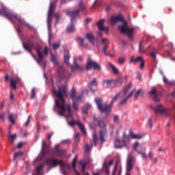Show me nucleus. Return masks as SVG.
<instances>
[{
    "label": "nucleus",
    "mask_w": 175,
    "mask_h": 175,
    "mask_svg": "<svg viewBox=\"0 0 175 175\" xmlns=\"http://www.w3.org/2000/svg\"><path fill=\"white\" fill-rule=\"evenodd\" d=\"M68 121V124L70 126H73V125H78L80 131H81L82 133H84V135H85L86 132H85V129H84V125H83V124H81V122H80L79 121H75V120H72V122H70L68 119H67Z\"/></svg>",
    "instance_id": "dca6fc26"
},
{
    "label": "nucleus",
    "mask_w": 175,
    "mask_h": 175,
    "mask_svg": "<svg viewBox=\"0 0 175 175\" xmlns=\"http://www.w3.org/2000/svg\"><path fill=\"white\" fill-rule=\"evenodd\" d=\"M129 136H130V139L131 137L132 139L140 140V139H143V137H144V136H146V133H143L136 134L135 133H131Z\"/></svg>",
    "instance_id": "6ab92c4d"
},
{
    "label": "nucleus",
    "mask_w": 175,
    "mask_h": 175,
    "mask_svg": "<svg viewBox=\"0 0 175 175\" xmlns=\"http://www.w3.org/2000/svg\"><path fill=\"white\" fill-rule=\"evenodd\" d=\"M30 122H31V116L28 117L27 122L25 123V126H28V125H29Z\"/></svg>",
    "instance_id": "4d7b16f0"
},
{
    "label": "nucleus",
    "mask_w": 175,
    "mask_h": 175,
    "mask_svg": "<svg viewBox=\"0 0 175 175\" xmlns=\"http://www.w3.org/2000/svg\"><path fill=\"white\" fill-rule=\"evenodd\" d=\"M59 77L60 79H66V77H68V72H66V70H64L60 71Z\"/></svg>",
    "instance_id": "f704fd0d"
},
{
    "label": "nucleus",
    "mask_w": 175,
    "mask_h": 175,
    "mask_svg": "<svg viewBox=\"0 0 175 175\" xmlns=\"http://www.w3.org/2000/svg\"><path fill=\"white\" fill-rule=\"evenodd\" d=\"M0 13L6 16L7 18L10 20V21H18L20 24H22V25H27V27L29 25L25 21H24V19L21 18V17L15 14L8 12L5 9H3V11H0Z\"/></svg>",
    "instance_id": "9d476101"
},
{
    "label": "nucleus",
    "mask_w": 175,
    "mask_h": 175,
    "mask_svg": "<svg viewBox=\"0 0 175 175\" xmlns=\"http://www.w3.org/2000/svg\"><path fill=\"white\" fill-rule=\"evenodd\" d=\"M103 24H105V19L100 20L98 22L97 25L99 31H105V32H109V29L107 27H105Z\"/></svg>",
    "instance_id": "412c9836"
},
{
    "label": "nucleus",
    "mask_w": 175,
    "mask_h": 175,
    "mask_svg": "<svg viewBox=\"0 0 175 175\" xmlns=\"http://www.w3.org/2000/svg\"><path fill=\"white\" fill-rule=\"evenodd\" d=\"M122 147H125L126 148L131 147V137L125 133L122 135V141L118 139V138L115 141V148H122Z\"/></svg>",
    "instance_id": "6e6552de"
},
{
    "label": "nucleus",
    "mask_w": 175,
    "mask_h": 175,
    "mask_svg": "<svg viewBox=\"0 0 175 175\" xmlns=\"http://www.w3.org/2000/svg\"><path fill=\"white\" fill-rule=\"evenodd\" d=\"M59 46H61V44L59 42H55L53 45V49L57 50L59 49Z\"/></svg>",
    "instance_id": "a18cd8bd"
},
{
    "label": "nucleus",
    "mask_w": 175,
    "mask_h": 175,
    "mask_svg": "<svg viewBox=\"0 0 175 175\" xmlns=\"http://www.w3.org/2000/svg\"><path fill=\"white\" fill-rule=\"evenodd\" d=\"M149 96L154 100V102H159V98H158V92L157 88H152L148 92Z\"/></svg>",
    "instance_id": "f3484780"
},
{
    "label": "nucleus",
    "mask_w": 175,
    "mask_h": 175,
    "mask_svg": "<svg viewBox=\"0 0 175 175\" xmlns=\"http://www.w3.org/2000/svg\"><path fill=\"white\" fill-rule=\"evenodd\" d=\"M148 124L150 128V129L154 126V118L152 116H150L148 118Z\"/></svg>",
    "instance_id": "c9c22d12"
},
{
    "label": "nucleus",
    "mask_w": 175,
    "mask_h": 175,
    "mask_svg": "<svg viewBox=\"0 0 175 175\" xmlns=\"http://www.w3.org/2000/svg\"><path fill=\"white\" fill-rule=\"evenodd\" d=\"M92 107V105L90 103L86 104L83 108H82V111L85 114H88V110Z\"/></svg>",
    "instance_id": "bb28decb"
},
{
    "label": "nucleus",
    "mask_w": 175,
    "mask_h": 175,
    "mask_svg": "<svg viewBox=\"0 0 175 175\" xmlns=\"http://www.w3.org/2000/svg\"><path fill=\"white\" fill-rule=\"evenodd\" d=\"M113 121L116 122V124H118L120 122V119L118 118V116L114 115L113 116Z\"/></svg>",
    "instance_id": "3c124183"
},
{
    "label": "nucleus",
    "mask_w": 175,
    "mask_h": 175,
    "mask_svg": "<svg viewBox=\"0 0 175 175\" xmlns=\"http://www.w3.org/2000/svg\"><path fill=\"white\" fill-rule=\"evenodd\" d=\"M111 165H113V161H111L109 164L105 163L103 165V170L105 172L106 174H109V166H111Z\"/></svg>",
    "instance_id": "a878e982"
},
{
    "label": "nucleus",
    "mask_w": 175,
    "mask_h": 175,
    "mask_svg": "<svg viewBox=\"0 0 175 175\" xmlns=\"http://www.w3.org/2000/svg\"><path fill=\"white\" fill-rule=\"evenodd\" d=\"M161 75L163 76V81L165 84H168V85H175V81H169L166 77L163 75V72H161Z\"/></svg>",
    "instance_id": "c756f323"
},
{
    "label": "nucleus",
    "mask_w": 175,
    "mask_h": 175,
    "mask_svg": "<svg viewBox=\"0 0 175 175\" xmlns=\"http://www.w3.org/2000/svg\"><path fill=\"white\" fill-rule=\"evenodd\" d=\"M79 102H80V101H73L75 110H78L79 108L77 107V105H76V104L79 103Z\"/></svg>",
    "instance_id": "680f3d73"
},
{
    "label": "nucleus",
    "mask_w": 175,
    "mask_h": 175,
    "mask_svg": "<svg viewBox=\"0 0 175 175\" xmlns=\"http://www.w3.org/2000/svg\"><path fill=\"white\" fill-rule=\"evenodd\" d=\"M51 61L54 65H58L57 57H55L54 55H53V53H51Z\"/></svg>",
    "instance_id": "e433bc0d"
},
{
    "label": "nucleus",
    "mask_w": 175,
    "mask_h": 175,
    "mask_svg": "<svg viewBox=\"0 0 175 175\" xmlns=\"http://www.w3.org/2000/svg\"><path fill=\"white\" fill-rule=\"evenodd\" d=\"M21 155H23L22 152H16L14 156V160H15L17 158V157H21Z\"/></svg>",
    "instance_id": "864d4df0"
},
{
    "label": "nucleus",
    "mask_w": 175,
    "mask_h": 175,
    "mask_svg": "<svg viewBox=\"0 0 175 175\" xmlns=\"http://www.w3.org/2000/svg\"><path fill=\"white\" fill-rule=\"evenodd\" d=\"M98 126L100 128V140L101 143H103V142H105V137L106 136L107 134L106 124H105L103 121L99 120Z\"/></svg>",
    "instance_id": "ddd939ff"
},
{
    "label": "nucleus",
    "mask_w": 175,
    "mask_h": 175,
    "mask_svg": "<svg viewBox=\"0 0 175 175\" xmlns=\"http://www.w3.org/2000/svg\"><path fill=\"white\" fill-rule=\"evenodd\" d=\"M47 146H46V141H42V148L39 155V158L42 159V157H44L45 154H47Z\"/></svg>",
    "instance_id": "aec40b11"
},
{
    "label": "nucleus",
    "mask_w": 175,
    "mask_h": 175,
    "mask_svg": "<svg viewBox=\"0 0 175 175\" xmlns=\"http://www.w3.org/2000/svg\"><path fill=\"white\" fill-rule=\"evenodd\" d=\"M8 137L12 139V140H15L17 138V134H12L10 131H9Z\"/></svg>",
    "instance_id": "58836bf2"
},
{
    "label": "nucleus",
    "mask_w": 175,
    "mask_h": 175,
    "mask_svg": "<svg viewBox=\"0 0 175 175\" xmlns=\"http://www.w3.org/2000/svg\"><path fill=\"white\" fill-rule=\"evenodd\" d=\"M71 98L72 99V102H81V100H83V94H79L78 96H76V90H72L71 92Z\"/></svg>",
    "instance_id": "a211bd4d"
},
{
    "label": "nucleus",
    "mask_w": 175,
    "mask_h": 175,
    "mask_svg": "<svg viewBox=\"0 0 175 175\" xmlns=\"http://www.w3.org/2000/svg\"><path fill=\"white\" fill-rule=\"evenodd\" d=\"M70 58V56L69 55V51H66L64 54V63L66 65H70L69 64Z\"/></svg>",
    "instance_id": "cd10ccee"
},
{
    "label": "nucleus",
    "mask_w": 175,
    "mask_h": 175,
    "mask_svg": "<svg viewBox=\"0 0 175 175\" xmlns=\"http://www.w3.org/2000/svg\"><path fill=\"white\" fill-rule=\"evenodd\" d=\"M56 154H57V155H59V157H62V155H64V154H65V150H59L57 149Z\"/></svg>",
    "instance_id": "a19ab883"
},
{
    "label": "nucleus",
    "mask_w": 175,
    "mask_h": 175,
    "mask_svg": "<svg viewBox=\"0 0 175 175\" xmlns=\"http://www.w3.org/2000/svg\"><path fill=\"white\" fill-rule=\"evenodd\" d=\"M137 80H139V81H142V75L140 73H137Z\"/></svg>",
    "instance_id": "052dcab7"
},
{
    "label": "nucleus",
    "mask_w": 175,
    "mask_h": 175,
    "mask_svg": "<svg viewBox=\"0 0 175 175\" xmlns=\"http://www.w3.org/2000/svg\"><path fill=\"white\" fill-rule=\"evenodd\" d=\"M44 167V164H40L38 167L36 168V174L33 175H42V170Z\"/></svg>",
    "instance_id": "393cba45"
},
{
    "label": "nucleus",
    "mask_w": 175,
    "mask_h": 175,
    "mask_svg": "<svg viewBox=\"0 0 175 175\" xmlns=\"http://www.w3.org/2000/svg\"><path fill=\"white\" fill-rule=\"evenodd\" d=\"M145 61L144 60H142L141 64L139 66V68L141 70H143V68H144V64H145Z\"/></svg>",
    "instance_id": "bf43d9fd"
},
{
    "label": "nucleus",
    "mask_w": 175,
    "mask_h": 175,
    "mask_svg": "<svg viewBox=\"0 0 175 175\" xmlns=\"http://www.w3.org/2000/svg\"><path fill=\"white\" fill-rule=\"evenodd\" d=\"M77 41L79 42V43H80L81 46H84V38L81 37H78Z\"/></svg>",
    "instance_id": "de8ad7c7"
},
{
    "label": "nucleus",
    "mask_w": 175,
    "mask_h": 175,
    "mask_svg": "<svg viewBox=\"0 0 175 175\" xmlns=\"http://www.w3.org/2000/svg\"><path fill=\"white\" fill-rule=\"evenodd\" d=\"M144 94V91L139 89L135 94L134 98H135V99H137V98H139V96H143Z\"/></svg>",
    "instance_id": "c85d7f7f"
},
{
    "label": "nucleus",
    "mask_w": 175,
    "mask_h": 175,
    "mask_svg": "<svg viewBox=\"0 0 175 175\" xmlns=\"http://www.w3.org/2000/svg\"><path fill=\"white\" fill-rule=\"evenodd\" d=\"M152 58H153V59H156L157 58V51H154L150 54Z\"/></svg>",
    "instance_id": "13d9d810"
},
{
    "label": "nucleus",
    "mask_w": 175,
    "mask_h": 175,
    "mask_svg": "<svg viewBox=\"0 0 175 175\" xmlns=\"http://www.w3.org/2000/svg\"><path fill=\"white\" fill-rule=\"evenodd\" d=\"M103 83L104 85H106V87H110V85L113 84V79H105Z\"/></svg>",
    "instance_id": "72a5a7b5"
},
{
    "label": "nucleus",
    "mask_w": 175,
    "mask_h": 175,
    "mask_svg": "<svg viewBox=\"0 0 175 175\" xmlns=\"http://www.w3.org/2000/svg\"><path fill=\"white\" fill-rule=\"evenodd\" d=\"M55 9V1L51 2L50 7H49V11L48 14V28L49 31V44L51 43L50 39H51V21L53 20L52 17L53 16L56 18V20H58L59 18V15H58L57 13L54 14V10Z\"/></svg>",
    "instance_id": "423d86ee"
},
{
    "label": "nucleus",
    "mask_w": 175,
    "mask_h": 175,
    "mask_svg": "<svg viewBox=\"0 0 175 175\" xmlns=\"http://www.w3.org/2000/svg\"><path fill=\"white\" fill-rule=\"evenodd\" d=\"M125 57H120L118 59V64L119 65H124V63L125 62Z\"/></svg>",
    "instance_id": "c03bdc74"
},
{
    "label": "nucleus",
    "mask_w": 175,
    "mask_h": 175,
    "mask_svg": "<svg viewBox=\"0 0 175 175\" xmlns=\"http://www.w3.org/2000/svg\"><path fill=\"white\" fill-rule=\"evenodd\" d=\"M106 49H107V45H104L103 48V53L105 54V55H109V54L106 53Z\"/></svg>",
    "instance_id": "6e6d98bb"
},
{
    "label": "nucleus",
    "mask_w": 175,
    "mask_h": 175,
    "mask_svg": "<svg viewBox=\"0 0 175 175\" xmlns=\"http://www.w3.org/2000/svg\"><path fill=\"white\" fill-rule=\"evenodd\" d=\"M24 144H25V143H24V142L19 143L17 146V148H22V147H23Z\"/></svg>",
    "instance_id": "e2e57ef3"
},
{
    "label": "nucleus",
    "mask_w": 175,
    "mask_h": 175,
    "mask_svg": "<svg viewBox=\"0 0 175 175\" xmlns=\"http://www.w3.org/2000/svg\"><path fill=\"white\" fill-rule=\"evenodd\" d=\"M109 66L111 68L112 72L114 73V75H120V70H118V68L116 67V66L113 65L111 63H108Z\"/></svg>",
    "instance_id": "5701e85b"
},
{
    "label": "nucleus",
    "mask_w": 175,
    "mask_h": 175,
    "mask_svg": "<svg viewBox=\"0 0 175 175\" xmlns=\"http://www.w3.org/2000/svg\"><path fill=\"white\" fill-rule=\"evenodd\" d=\"M86 68L90 70L91 69H94V70H98V72H100L101 67L99 64L96 63V62L92 59H88L86 64Z\"/></svg>",
    "instance_id": "2eb2a0df"
},
{
    "label": "nucleus",
    "mask_w": 175,
    "mask_h": 175,
    "mask_svg": "<svg viewBox=\"0 0 175 175\" xmlns=\"http://www.w3.org/2000/svg\"><path fill=\"white\" fill-rule=\"evenodd\" d=\"M35 95H36V92L35 90V88H33L31 90V99H33V98H35Z\"/></svg>",
    "instance_id": "5fc2aeb1"
},
{
    "label": "nucleus",
    "mask_w": 175,
    "mask_h": 175,
    "mask_svg": "<svg viewBox=\"0 0 175 175\" xmlns=\"http://www.w3.org/2000/svg\"><path fill=\"white\" fill-rule=\"evenodd\" d=\"M134 165H135V156H133V154L131 153L127 158L126 165V175H131V172H132Z\"/></svg>",
    "instance_id": "f8f14e48"
},
{
    "label": "nucleus",
    "mask_w": 175,
    "mask_h": 175,
    "mask_svg": "<svg viewBox=\"0 0 175 175\" xmlns=\"http://www.w3.org/2000/svg\"><path fill=\"white\" fill-rule=\"evenodd\" d=\"M85 38L86 39H88L89 41H90L91 42H94V34H92V33L91 32L87 33L85 35Z\"/></svg>",
    "instance_id": "2f4dec72"
},
{
    "label": "nucleus",
    "mask_w": 175,
    "mask_h": 175,
    "mask_svg": "<svg viewBox=\"0 0 175 175\" xmlns=\"http://www.w3.org/2000/svg\"><path fill=\"white\" fill-rule=\"evenodd\" d=\"M93 140L94 143V146H96V143H98V135H96V133H94L93 135Z\"/></svg>",
    "instance_id": "49530a36"
},
{
    "label": "nucleus",
    "mask_w": 175,
    "mask_h": 175,
    "mask_svg": "<svg viewBox=\"0 0 175 175\" xmlns=\"http://www.w3.org/2000/svg\"><path fill=\"white\" fill-rule=\"evenodd\" d=\"M24 49L27 51H31L32 49H35L36 51L37 52L38 59L36 58V56L32 55L33 58H34L38 64H39V65H41L42 68H44L46 66V63L44 62V55H47V53H49V49H47V47L45 48L43 53H42V52L40 51L42 49L40 46H35V44H33V43L24 44Z\"/></svg>",
    "instance_id": "f03ea898"
},
{
    "label": "nucleus",
    "mask_w": 175,
    "mask_h": 175,
    "mask_svg": "<svg viewBox=\"0 0 175 175\" xmlns=\"http://www.w3.org/2000/svg\"><path fill=\"white\" fill-rule=\"evenodd\" d=\"M159 145V141H155L150 144V147H157Z\"/></svg>",
    "instance_id": "09e8293b"
},
{
    "label": "nucleus",
    "mask_w": 175,
    "mask_h": 175,
    "mask_svg": "<svg viewBox=\"0 0 175 175\" xmlns=\"http://www.w3.org/2000/svg\"><path fill=\"white\" fill-rule=\"evenodd\" d=\"M92 147L90 146L88 144H86L85 146V154H88L91 151Z\"/></svg>",
    "instance_id": "ea45409f"
},
{
    "label": "nucleus",
    "mask_w": 175,
    "mask_h": 175,
    "mask_svg": "<svg viewBox=\"0 0 175 175\" xmlns=\"http://www.w3.org/2000/svg\"><path fill=\"white\" fill-rule=\"evenodd\" d=\"M77 162V157H75L72 161V167L77 175H80V173L76 170V163Z\"/></svg>",
    "instance_id": "7c9ffc66"
},
{
    "label": "nucleus",
    "mask_w": 175,
    "mask_h": 175,
    "mask_svg": "<svg viewBox=\"0 0 175 175\" xmlns=\"http://www.w3.org/2000/svg\"><path fill=\"white\" fill-rule=\"evenodd\" d=\"M101 43L104 44V46H109V40H107V38H103Z\"/></svg>",
    "instance_id": "79ce46f5"
},
{
    "label": "nucleus",
    "mask_w": 175,
    "mask_h": 175,
    "mask_svg": "<svg viewBox=\"0 0 175 175\" xmlns=\"http://www.w3.org/2000/svg\"><path fill=\"white\" fill-rule=\"evenodd\" d=\"M16 118H17L16 114H10L8 118V119L10 120V122H12V124H15Z\"/></svg>",
    "instance_id": "473e14b6"
},
{
    "label": "nucleus",
    "mask_w": 175,
    "mask_h": 175,
    "mask_svg": "<svg viewBox=\"0 0 175 175\" xmlns=\"http://www.w3.org/2000/svg\"><path fill=\"white\" fill-rule=\"evenodd\" d=\"M120 44L121 46H122V47H124V46H126V42H125L124 40H122Z\"/></svg>",
    "instance_id": "338daca9"
},
{
    "label": "nucleus",
    "mask_w": 175,
    "mask_h": 175,
    "mask_svg": "<svg viewBox=\"0 0 175 175\" xmlns=\"http://www.w3.org/2000/svg\"><path fill=\"white\" fill-rule=\"evenodd\" d=\"M79 12H80L79 10H75V11H72V10H67L66 12V14L67 16H68L69 17H70V20H71V24H70L67 29H66V32H68L69 33H72V32H75V25H73V21H75V20L79 17Z\"/></svg>",
    "instance_id": "1a4fd4ad"
},
{
    "label": "nucleus",
    "mask_w": 175,
    "mask_h": 175,
    "mask_svg": "<svg viewBox=\"0 0 175 175\" xmlns=\"http://www.w3.org/2000/svg\"><path fill=\"white\" fill-rule=\"evenodd\" d=\"M45 162L46 163H47V165H49L51 167H55L57 165H59L61 167V171L64 175L66 174V172H65V169H70V165H69V164L66 163H64V161H62V160L49 159Z\"/></svg>",
    "instance_id": "0eeeda50"
},
{
    "label": "nucleus",
    "mask_w": 175,
    "mask_h": 175,
    "mask_svg": "<svg viewBox=\"0 0 175 175\" xmlns=\"http://www.w3.org/2000/svg\"><path fill=\"white\" fill-rule=\"evenodd\" d=\"M139 53H144V51L142 50V42L139 43Z\"/></svg>",
    "instance_id": "0e129e2a"
},
{
    "label": "nucleus",
    "mask_w": 175,
    "mask_h": 175,
    "mask_svg": "<svg viewBox=\"0 0 175 175\" xmlns=\"http://www.w3.org/2000/svg\"><path fill=\"white\" fill-rule=\"evenodd\" d=\"M122 23L118 26V29L121 33H124L125 35H128L129 38H132V33H133V31H135V28L133 27H128V23H126V21L124 20V18L121 16H112L111 18V22L112 24H117V23Z\"/></svg>",
    "instance_id": "7ed1b4c3"
},
{
    "label": "nucleus",
    "mask_w": 175,
    "mask_h": 175,
    "mask_svg": "<svg viewBox=\"0 0 175 175\" xmlns=\"http://www.w3.org/2000/svg\"><path fill=\"white\" fill-rule=\"evenodd\" d=\"M74 64H75V66H72L71 69L72 71L75 70H83V67H81V66L79 65L77 63H76V59H74Z\"/></svg>",
    "instance_id": "b1692460"
},
{
    "label": "nucleus",
    "mask_w": 175,
    "mask_h": 175,
    "mask_svg": "<svg viewBox=\"0 0 175 175\" xmlns=\"http://www.w3.org/2000/svg\"><path fill=\"white\" fill-rule=\"evenodd\" d=\"M79 137H80V134L75 135V141L79 142Z\"/></svg>",
    "instance_id": "774afa93"
},
{
    "label": "nucleus",
    "mask_w": 175,
    "mask_h": 175,
    "mask_svg": "<svg viewBox=\"0 0 175 175\" xmlns=\"http://www.w3.org/2000/svg\"><path fill=\"white\" fill-rule=\"evenodd\" d=\"M79 8H80L79 10H79V13H80V10H85V9H87V8H85V5H84L83 3H79Z\"/></svg>",
    "instance_id": "4c0bfd02"
},
{
    "label": "nucleus",
    "mask_w": 175,
    "mask_h": 175,
    "mask_svg": "<svg viewBox=\"0 0 175 175\" xmlns=\"http://www.w3.org/2000/svg\"><path fill=\"white\" fill-rule=\"evenodd\" d=\"M98 83V81H96V79L94 78L92 81H90V85H96Z\"/></svg>",
    "instance_id": "8fccbe9b"
},
{
    "label": "nucleus",
    "mask_w": 175,
    "mask_h": 175,
    "mask_svg": "<svg viewBox=\"0 0 175 175\" xmlns=\"http://www.w3.org/2000/svg\"><path fill=\"white\" fill-rule=\"evenodd\" d=\"M142 61H144V59H143V57L142 56H139L136 58H135V57H132L130 59L129 64H133L135 62H142Z\"/></svg>",
    "instance_id": "4be33fe9"
},
{
    "label": "nucleus",
    "mask_w": 175,
    "mask_h": 175,
    "mask_svg": "<svg viewBox=\"0 0 175 175\" xmlns=\"http://www.w3.org/2000/svg\"><path fill=\"white\" fill-rule=\"evenodd\" d=\"M154 110L157 113L163 116L164 117H170V111L163 107V105L159 104L155 106Z\"/></svg>",
    "instance_id": "4468645a"
},
{
    "label": "nucleus",
    "mask_w": 175,
    "mask_h": 175,
    "mask_svg": "<svg viewBox=\"0 0 175 175\" xmlns=\"http://www.w3.org/2000/svg\"><path fill=\"white\" fill-rule=\"evenodd\" d=\"M67 90L66 85H62L58 86V90L53 88L52 92L57 98L55 105L59 110V115L69 118V117H72V112L70 111V106L65 103Z\"/></svg>",
    "instance_id": "f257e3e1"
},
{
    "label": "nucleus",
    "mask_w": 175,
    "mask_h": 175,
    "mask_svg": "<svg viewBox=\"0 0 175 175\" xmlns=\"http://www.w3.org/2000/svg\"><path fill=\"white\" fill-rule=\"evenodd\" d=\"M148 157L150 159H152V158H154V152H152V151H149L148 153Z\"/></svg>",
    "instance_id": "603ef678"
},
{
    "label": "nucleus",
    "mask_w": 175,
    "mask_h": 175,
    "mask_svg": "<svg viewBox=\"0 0 175 175\" xmlns=\"http://www.w3.org/2000/svg\"><path fill=\"white\" fill-rule=\"evenodd\" d=\"M150 160L152 161V162H153V163H157V162H158V158L157 157H152V159Z\"/></svg>",
    "instance_id": "69168bd1"
},
{
    "label": "nucleus",
    "mask_w": 175,
    "mask_h": 175,
    "mask_svg": "<svg viewBox=\"0 0 175 175\" xmlns=\"http://www.w3.org/2000/svg\"><path fill=\"white\" fill-rule=\"evenodd\" d=\"M133 148L137 152V154H139L141 157H142L143 159H145V161H147V154H146V146L140 144L139 142H135L133 145Z\"/></svg>",
    "instance_id": "9b49d317"
},
{
    "label": "nucleus",
    "mask_w": 175,
    "mask_h": 175,
    "mask_svg": "<svg viewBox=\"0 0 175 175\" xmlns=\"http://www.w3.org/2000/svg\"><path fill=\"white\" fill-rule=\"evenodd\" d=\"M118 99H121L122 101L124 100V97L121 96V93H119L118 94H116L111 101V104L109 105H107L106 104H103V102L102 100L99 98L95 99V103L97 105V107L98 110L100 111H103L104 113H107V114H109L110 111H111V108L113 107V104L114 102L118 100Z\"/></svg>",
    "instance_id": "20e7f679"
},
{
    "label": "nucleus",
    "mask_w": 175,
    "mask_h": 175,
    "mask_svg": "<svg viewBox=\"0 0 175 175\" xmlns=\"http://www.w3.org/2000/svg\"><path fill=\"white\" fill-rule=\"evenodd\" d=\"M131 88H132V83H129L124 85L123 90L120 92V96L123 98V100L120 102V105H124L126 103L130 98H132L135 90H133L131 92Z\"/></svg>",
    "instance_id": "39448f33"
},
{
    "label": "nucleus",
    "mask_w": 175,
    "mask_h": 175,
    "mask_svg": "<svg viewBox=\"0 0 175 175\" xmlns=\"http://www.w3.org/2000/svg\"><path fill=\"white\" fill-rule=\"evenodd\" d=\"M16 84H17V80L11 79V87L14 88V90L16 89Z\"/></svg>",
    "instance_id": "37998d69"
}]
</instances>
